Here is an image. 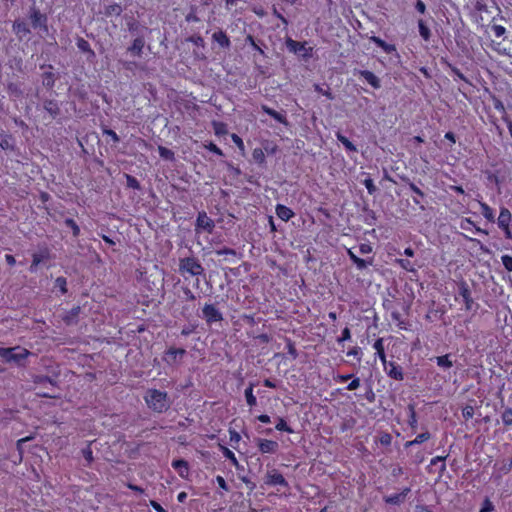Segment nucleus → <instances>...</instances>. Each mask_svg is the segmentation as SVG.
<instances>
[{"instance_id":"obj_1","label":"nucleus","mask_w":512,"mask_h":512,"mask_svg":"<svg viewBox=\"0 0 512 512\" xmlns=\"http://www.w3.org/2000/svg\"><path fill=\"white\" fill-rule=\"evenodd\" d=\"M145 401L148 407L157 413L165 412L171 405L168 394L157 389L148 390Z\"/></svg>"},{"instance_id":"obj_2","label":"nucleus","mask_w":512,"mask_h":512,"mask_svg":"<svg viewBox=\"0 0 512 512\" xmlns=\"http://www.w3.org/2000/svg\"><path fill=\"white\" fill-rule=\"evenodd\" d=\"M30 354V351L20 346L12 348H0V356L7 362H14L17 365H22L23 361Z\"/></svg>"},{"instance_id":"obj_3","label":"nucleus","mask_w":512,"mask_h":512,"mask_svg":"<svg viewBox=\"0 0 512 512\" xmlns=\"http://www.w3.org/2000/svg\"><path fill=\"white\" fill-rule=\"evenodd\" d=\"M179 271L191 276H198L203 274L204 268L195 257H185L179 261Z\"/></svg>"},{"instance_id":"obj_4","label":"nucleus","mask_w":512,"mask_h":512,"mask_svg":"<svg viewBox=\"0 0 512 512\" xmlns=\"http://www.w3.org/2000/svg\"><path fill=\"white\" fill-rule=\"evenodd\" d=\"M29 19L31 21V25L34 29H42L43 31H48V18L47 15L42 13L35 5H32L29 8Z\"/></svg>"},{"instance_id":"obj_5","label":"nucleus","mask_w":512,"mask_h":512,"mask_svg":"<svg viewBox=\"0 0 512 512\" xmlns=\"http://www.w3.org/2000/svg\"><path fill=\"white\" fill-rule=\"evenodd\" d=\"M306 42H298L291 38H287L286 47L287 49L303 58H309L312 56V48L306 47Z\"/></svg>"},{"instance_id":"obj_6","label":"nucleus","mask_w":512,"mask_h":512,"mask_svg":"<svg viewBox=\"0 0 512 512\" xmlns=\"http://www.w3.org/2000/svg\"><path fill=\"white\" fill-rule=\"evenodd\" d=\"M458 290H459V295L463 298L466 310L467 311H477V309L479 308V305L473 301V299L471 297V291L469 289L468 284L465 281L459 282Z\"/></svg>"},{"instance_id":"obj_7","label":"nucleus","mask_w":512,"mask_h":512,"mask_svg":"<svg viewBox=\"0 0 512 512\" xmlns=\"http://www.w3.org/2000/svg\"><path fill=\"white\" fill-rule=\"evenodd\" d=\"M202 318L207 324H212L214 322L222 321L223 315L214 304H205L202 309Z\"/></svg>"},{"instance_id":"obj_8","label":"nucleus","mask_w":512,"mask_h":512,"mask_svg":"<svg viewBox=\"0 0 512 512\" xmlns=\"http://www.w3.org/2000/svg\"><path fill=\"white\" fill-rule=\"evenodd\" d=\"M215 227L214 221L208 217L205 211H201L197 215L196 219V230H204L208 233H211Z\"/></svg>"},{"instance_id":"obj_9","label":"nucleus","mask_w":512,"mask_h":512,"mask_svg":"<svg viewBox=\"0 0 512 512\" xmlns=\"http://www.w3.org/2000/svg\"><path fill=\"white\" fill-rule=\"evenodd\" d=\"M41 69L48 68L49 70H53V66L51 64H42L40 65ZM42 85L50 90L54 87L55 82L57 80V76L52 71H46L41 75Z\"/></svg>"},{"instance_id":"obj_10","label":"nucleus","mask_w":512,"mask_h":512,"mask_svg":"<svg viewBox=\"0 0 512 512\" xmlns=\"http://www.w3.org/2000/svg\"><path fill=\"white\" fill-rule=\"evenodd\" d=\"M50 258V252L47 248L41 249L39 252H36L32 255V263L29 267V271L31 273H35L37 271L38 265Z\"/></svg>"},{"instance_id":"obj_11","label":"nucleus","mask_w":512,"mask_h":512,"mask_svg":"<svg viewBox=\"0 0 512 512\" xmlns=\"http://www.w3.org/2000/svg\"><path fill=\"white\" fill-rule=\"evenodd\" d=\"M402 180L406 182L410 190L416 194V197H413L414 204L419 205L420 209L424 211L425 206L422 204V199L425 198V193L420 188H418L413 182H411L408 177H402Z\"/></svg>"},{"instance_id":"obj_12","label":"nucleus","mask_w":512,"mask_h":512,"mask_svg":"<svg viewBox=\"0 0 512 512\" xmlns=\"http://www.w3.org/2000/svg\"><path fill=\"white\" fill-rule=\"evenodd\" d=\"M385 371L390 378L395 380H403L404 374L402 368L394 362H386L384 364Z\"/></svg>"},{"instance_id":"obj_13","label":"nucleus","mask_w":512,"mask_h":512,"mask_svg":"<svg viewBox=\"0 0 512 512\" xmlns=\"http://www.w3.org/2000/svg\"><path fill=\"white\" fill-rule=\"evenodd\" d=\"M261 110L266 113L267 115L271 116L273 119H275L277 122L284 124L286 126L289 125V122L286 117L285 111L278 112L272 108H270L267 105H262Z\"/></svg>"},{"instance_id":"obj_14","label":"nucleus","mask_w":512,"mask_h":512,"mask_svg":"<svg viewBox=\"0 0 512 512\" xmlns=\"http://www.w3.org/2000/svg\"><path fill=\"white\" fill-rule=\"evenodd\" d=\"M145 46V39L143 36L136 37L132 44L127 48V53H130L133 56L141 57L143 53V48Z\"/></svg>"},{"instance_id":"obj_15","label":"nucleus","mask_w":512,"mask_h":512,"mask_svg":"<svg viewBox=\"0 0 512 512\" xmlns=\"http://www.w3.org/2000/svg\"><path fill=\"white\" fill-rule=\"evenodd\" d=\"M410 491H411L410 488L406 487L398 494L384 496L383 500L387 504L400 505L405 501V499H406L407 495L410 493Z\"/></svg>"},{"instance_id":"obj_16","label":"nucleus","mask_w":512,"mask_h":512,"mask_svg":"<svg viewBox=\"0 0 512 512\" xmlns=\"http://www.w3.org/2000/svg\"><path fill=\"white\" fill-rule=\"evenodd\" d=\"M76 45L81 52L87 54L88 61H93L96 58L94 50L91 48L88 41H86L84 38L78 36L76 38Z\"/></svg>"},{"instance_id":"obj_17","label":"nucleus","mask_w":512,"mask_h":512,"mask_svg":"<svg viewBox=\"0 0 512 512\" xmlns=\"http://www.w3.org/2000/svg\"><path fill=\"white\" fill-rule=\"evenodd\" d=\"M186 354V350L183 348H173L171 347L165 353L164 361H166L169 365H173L177 363V358H182Z\"/></svg>"},{"instance_id":"obj_18","label":"nucleus","mask_w":512,"mask_h":512,"mask_svg":"<svg viewBox=\"0 0 512 512\" xmlns=\"http://www.w3.org/2000/svg\"><path fill=\"white\" fill-rule=\"evenodd\" d=\"M354 74H359L375 89H379L381 87L380 79L369 70H355Z\"/></svg>"},{"instance_id":"obj_19","label":"nucleus","mask_w":512,"mask_h":512,"mask_svg":"<svg viewBox=\"0 0 512 512\" xmlns=\"http://www.w3.org/2000/svg\"><path fill=\"white\" fill-rule=\"evenodd\" d=\"M265 483L268 485H280L283 487H288V482L285 480L283 475L275 470L267 473Z\"/></svg>"},{"instance_id":"obj_20","label":"nucleus","mask_w":512,"mask_h":512,"mask_svg":"<svg viewBox=\"0 0 512 512\" xmlns=\"http://www.w3.org/2000/svg\"><path fill=\"white\" fill-rule=\"evenodd\" d=\"M43 108L52 119L57 118L61 112L58 102L54 99H45L43 101Z\"/></svg>"},{"instance_id":"obj_21","label":"nucleus","mask_w":512,"mask_h":512,"mask_svg":"<svg viewBox=\"0 0 512 512\" xmlns=\"http://www.w3.org/2000/svg\"><path fill=\"white\" fill-rule=\"evenodd\" d=\"M259 450L262 453H275L278 448L279 444L276 441L273 440H267V439H257Z\"/></svg>"},{"instance_id":"obj_22","label":"nucleus","mask_w":512,"mask_h":512,"mask_svg":"<svg viewBox=\"0 0 512 512\" xmlns=\"http://www.w3.org/2000/svg\"><path fill=\"white\" fill-rule=\"evenodd\" d=\"M14 33L18 36L19 40H22L25 36L31 33L28 25L21 20H15L12 25Z\"/></svg>"},{"instance_id":"obj_23","label":"nucleus","mask_w":512,"mask_h":512,"mask_svg":"<svg viewBox=\"0 0 512 512\" xmlns=\"http://www.w3.org/2000/svg\"><path fill=\"white\" fill-rule=\"evenodd\" d=\"M276 215L282 220V221H289L291 218L295 216V213L292 209L289 207L283 205V204H277L275 208Z\"/></svg>"},{"instance_id":"obj_24","label":"nucleus","mask_w":512,"mask_h":512,"mask_svg":"<svg viewBox=\"0 0 512 512\" xmlns=\"http://www.w3.org/2000/svg\"><path fill=\"white\" fill-rule=\"evenodd\" d=\"M511 212L508 208L502 207L500 209V213L497 219V224L499 228H507L511 222Z\"/></svg>"},{"instance_id":"obj_25","label":"nucleus","mask_w":512,"mask_h":512,"mask_svg":"<svg viewBox=\"0 0 512 512\" xmlns=\"http://www.w3.org/2000/svg\"><path fill=\"white\" fill-rule=\"evenodd\" d=\"M347 254L359 270H363L367 268L369 264H372V258H370L369 260L362 259L358 257L351 249L347 250Z\"/></svg>"},{"instance_id":"obj_26","label":"nucleus","mask_w":512,"mask_h":512,"mask_svg":"<svg viewBox=\"0 0 512 512\" xmlns=\"http://www.w3.org/2000/svg\"><path fill=\"white\" fill-rule=\"evenodd\" d=\"M81 307L75 306L71 310H69L66 315L63 317V321L67 325L77 324L78 323V316L81 313Z\"/></svg>"},{"instance_id":"obj_27","label":"nucleus","mask_w":512,"mask_h":512,"mask_svg":"<svg viewBox=\"0 0 512 512\" xmlns=\"http://www.w3.org/2000/svg\"><path fill=\"white\" fill-rule=\"evenodd\" d=\"M7 91L11 97L16 99L22 98L24 95V90L22 89L21 83L9 82L7 84Z\"/></svg>"},{"instance_id":"obj_28","label":"nucleus","mask_w":512,"mask_h":512,"mask_svg":"<svg viewBox=\"0 0 512 512\" xmlns=\"http://www.w3.org/2000/svg\"><path fill=\"white\" fill-rule=\"evenodd\" d=\"M213 41L217 42L223 48H229L231 45L230 39L222 30L214 32L212 35Z\"/></svg>"},{"instance_id":"obj_29","label":"nucleus","mask_w":512,"mask_h":512,"mask_svg":"<svg viewBox=\"0 0 512 512\" xmlns=\"http://www.w3.org/2000/svg\"><path fill=\"white\" fill-rule=\"evenodd\" d=\"M370 40L375 43L378 47L384 50L387 54H391L396 51V47L394 44H388L384 40H382L380 37L377 36H371Z\"/></svg>"},{"instance_id":"obj_30","label":"nucleus","mask_w":512,"mask_h":512,"mask_svg":"<svg viewBox=\"0 0 512 512\" xmlns=\"http://www.w3.org/2000/svg\"><path fill=\"white\" fill-rule=\"evenodd\" d=\"M172 467L176 469L181 477H186L188 474V462L184 459H176L172 462Z\"/></svg>"},{"instance_id":"obj_31","label":"nucleus","mask_w":512,"mask_h":512,"mask_svg":"<svg viewBox=\"0 0 512 512\" xmlns=\"http://www.w3.org/2000/svg\"><path fill=\"white\" fill-rule=\"evenodd\" d=\"M0 147L3 150H14L13 137L8 134H0Z\"/></svg>"},{"instance_id":"obj_32","label":"nucleus","mask_w":512,"mask_h":512,"mask_svg":"<svg viewBox=\"0 0 512 512\" xmlns=\"http://www.w3.org/2000/svg\"><path fill=\"white\" fill-rule=\"evenodd\" d=\"M430 438H431V434L429 431L422 432L419 435H417V437L414 440L407 441L405 443V447L408 448L413 445L421 444V443L429 440Z\"/></svg>"},{"instance_id":"obj_33","label":"nucleus","mask_w":512,"mask_h":512,"mask_svg":"<svg viewBox=\"0 0 512 512\" xmlns=\"http://www.w3.org/2000/svg\"><path fill=\"white\" fill-rule=\"evenodd\" d=\"M480 208H481V214L484 216L485 219H487L489 222L495 221L494 211L489 205L481 202Z\"/></svg>"},{"instance_id":"obj_34","label":"nucleus","mask_w":512,"mask_h":512,"mask_svg":"<svg viewBox=\"0 0 512 512\" xmlns=\"http://www.w3.org/2000/svg\"><path fill=\"white\" fill-rule=\"evenodd\" d=\"M33 383L40 384V385H45L48 383L53 387L57 386L56 380L50 378L49 376H45V375H35L33 377Z\"/></svg>"},{"instance_id":"obj_35","label":"nucleus","mask_w":512,"mask_h":512,"mask_svg":"<svg viewBox=\"0 0 512 512\" xmlns=\"http://www.w3.org/2000/svg\"><path fill=\"white\" fill-rule=\"evenodd\" d=\"M373 347L376 350L377 355L379 356V358L381 359L383 364H386V355H385V351H384L383 339L382 338L377 339L375 341Z\"/></svg>"},{"instance_id":"obj_36","label":"nucleus","mask_w":512,"mask_h":512,"mask_svg":"<svg viewBox=\"0 0 512 512\" xmlns=\"http://www.w3.org/2000/svg\"><path fill=\"white\" fill-rule=\"evenodd\" d=\"M122 11H123V9H122L121 5L114 3V4H111V5H108L105 7L104 14L106 16H112V15L120 16Z\"/></svg>"},{"instance_id":"obj_37","label":"nucleus","mask_w":512,"mask_h":512,"mask_svg":"<svg viewBox=\"0 0 512 512\" xmlns=\"http://www.w3.org/2000/svg\"><path fill=\"white\" fill-rule=\"evenodd\" d=\"M253 387H254V384L250 383L249 386L245 389V398H246L247 404L251 407H253L257 404L256 397L253 395Z\"/></svg>"},{"instance_id":"obj_38","label":"nucleus","mask_w":512,"mask_h":512,"mask_svg":"<svg viewBox=\"0 0 512 512\" xmlns=\"http://www.w3.org/2000/svg\"><path fill=\"white\" fill-rule=\"evenodd\" d=\"M407 408L409 411L408 424L412 429H416L418 422L416 418L415 405L410 403Z\"/></svg>"},{"instance_id":"obj_39","label":"nucleus","mask_w":512,"mask_h":512,"mask_svg":"<svg viewBox=\"0 0 512 512\" xmlns=\"http://www.w3.org/2000/svg\"><path fill=\"white\" fill-rule=\"evenodd\" d=\"M337 140L341 142L347 150L351 152L357 151L356 146L344 135L337 133Z\"/></svg>"},{"instance_id":"obj_40","label":"nucleus","mask_w":512,"mask_h":512,"mask_svg":"<svg viewBox=\"0 0 512 512\" xmlns=\"http://www.w3.org/2000/svg\"><path fill=\"white\" fill-rule=\"evenodd\" d=\"M418 27H419V33H420L421 37L425 41H428L431 37V32H430V29L426 26V24L424 23V21L422 19H420L418 21Z\"/></svg>"},{"instance_id":"obj_41","label":"nucleus","mask_w":512,"mask_h":512,"mask_svg":"<svg viewBox=\"0 0 512 512\" xmlns=\"http://www.w3.org/2000/svg\"><path fill=\"white\" fill-rule=\"evenodd\" d=\"M449 354L436 357L437 365L443 368H451L453 366L452 361L449 359Z\"/></svg>"},{"instance_id":"obj_42","label":"nucleus","mask_w":512,"mask_h":512,"mask_svg":"<svg viewBox=\"0 0 512 512\" xmlns=\"http://www.w3.org/2000/svg\"><path fill=\"white\" fill-rule=\"evenodd\" d=\"M158 152H159V155L165 160H173L174 159V152L164 146H159Z\"/></svg>"},{"instance_id":"obj_43","label":"nucleus","mask_w":512,"mask_h":512,"mask_svg":"<svg viewBox=\"0 0 512 512\" xmlns=\"http://www.w3.org/2000/svg\"><path fill=\"white\" fill-rule=\"evenodd\" d=\"M253 160L259 164L265 163V155L261 148H255L252 152Z\"/></svg>"},{"instance_id":"obj_44","label":"nucleus","mask_w":512,"mask_h":512,"mask_svg":"<svg viewBox=\"0 0 512 512\" xmlns=\"http://www.w3.org/2000/svg\"><path fill=\"white\" fill-rule=\"evenodd\" d=\"M125 177H126L127 187L133 188L135 190L141 189L139 181L134 176L125 174Z\"/></svg>"},{"instance_id":"obj_45","label":"nucleus","mask_w":512,"mask_h":512,"mask_svg":"<svg viewBox=\"0 0 512 512\" xmlns=\"http://www.w3.org/2000/svg\"><path fill=\"white\" fill-rule=\"evenodd\" d=\"M55 287L59 288L62 294L67 293V280L65 277H58L55 280Z\"/></svg>"},{"instance_id":"obj_46","label":"nucleus","mask_w":512,"mask_h":512,"mask_svg":"<svg viewBox=\"0 0 512 512\" xmlns=\"http://www.w3.org/2000/svg\"><path fill=\"white\" fill-rule=\"evenodd\" d=\"M447 457H448V455L436 456V457L431 459L430 465L434 466V465L438 464L439 462H442V465L440 467V473L442 474L446 470V465H445L444 462H445Z\"/></svg>"},{"instance_id":"obj_47","label":"nucleus","mask_w":512,"mask_h":512,"mask_svg":"<svg viewBox=\"0 0 512 512\" xmlns=\"http://www.w3.org/2000/svg\"><path fill=\"white\" fill-rule=\"evenodd\" d=\"M65 225L72 229L73 236L77 237L79 235L80 228L72 218H67L65 220Z\"/></svg>"},{"instance_id":"obj_48","label":"nucleus","mask_w":512,"mask_h":512,"mask_svg":"<svg viewBox=\"0 0 512 512\" xmlns=\"http://www.w3.org/2000/svg\"><path fill=\"white\" fill-rule=\"evenodd\" d=\"M278 431H285V432H288V433H293V429L287 425L286 421L283 419V418H279L278 419V423L276 424V427H275Z\"/></svg>"},{"instance_id":"obj_49","label":"nucleus","mask_w":512,"mask_h":512,"mask_svg":"<svg viewBox=\"0 0 512 512\" xmlns=\"http://www.w3.org/2000/svg\"><path fill=\"white\" fill-rule=\"evenodd\" d=\"M502 421L505 425L509 426L512 424V408H506L502 415H501Z\"/></svg>"},{"instance_id":"obj_50","label":"nucleus","mask_w":512,"mask_h":512,"mask_svg":"<svg viewBox=\"0 0 512 512\" xmlns=\"http://www.w3.org/2000/svg\"><path fill=\"white\" fill-rule=\"evenodd\" d=\"M363 184L365 185V187L370 195H373L377 192V187L375 186V184L371 178H366L363 181Z\"/></svg>"},{"instance_id":"obj_51","label":"nucleus","mask_w":512,"mask_h":512,"mask_svg":"<svg viewBox=\"0 0 512 512\" xmlns=\"http://www.w3.org/2000/svg\"><path fill=\"white\" fill-rule=\"evenodd\" d=\"M223 454L224 456L229 459L231 461V463L235 466V467H238V461L235 457V454L229 450L228 448L226 447H223Z\"/></svg>"},{"instance_id":"obj_52","label":"nucleus","mask_w":512,"mask_h":512,"mask_svg":"<svg viewBox=\"0 0 512 512\" xmlns=\"http://www.w3.org/2000/svg\"><path fill=\"white\" fill-rule=\"evenodd\" d=\"M188 42H191L193 43L194 45L196 46H199V47H204L205 46V42H204V39L202 38V36L200 35H192L190 36L188 39H187Z\"/></svg>"},{"instance_id":"obj_53","label":"nucleus","mask_w":512,"mask_h":512,"mask_svg":"<svg viewBox=\"0 0 512 512\" xmlns=\"http://www.w3.org/2000/svg\"><path fill=\"white\" fill-rule=\"evenodd\" d=\"M501 259L505 269L509 272H512V256L503 255Z\"/></svg>"},{"instance_id":"obj_54","label":"nucleus","mask_w":512,"mask_h":512,"mask_svg":"<svg viewBox=\"0 0 512 512\" xmlns=\"http://www.w3.org/2000/svg\"><path fill=\"white\" fill-rule=\"evenodd\" d=\"M397 263L407 271H414L412 263L407 259H397Z\"/></svg>"},{"instance_id":"obj_55","label":"nucleus","mask_w":512,"mask_h":512,"mask_svg":"<svg viewBox=\"0 0 512 512\" xmlns=\"http://www.w3.org/2000/svg\"><path fill=\"white\" fill-rule=\"evenodd\" d=\"M448 67L451 69L452 73L456 75L459 79L468 82V79L464 76V74L455 66L450 63H447Z\"/></svg>"},{"instance_id":"obj_56","label":"nucleus","mask_w":512,"mask_h":512,"mask_svg":"<svg viewBox=\"0 0 512 512\" xmlns=\"http://www.w3.org/2000/svg\"><path fill=\"white\" fill-rule=\"evenodd\" d=\"M82 455L84 459L88 462V464H90L93 461V453L89 446L82 450Z\"/></svg>"},{"instance_id":"obj_57","label":"nucleus","mask_w":512,"mask_h":512,"mask_svg":"<svg viewBox=\"0 0 512 512\" xmlns=\"http://www.w3.org/2000/svg\"><path fill=\"white\" fill-rule=\"evenodd\" d=\"M216 254L217 255H232V256H236L237 252L234 249L223 247L221 249L216 250Z\"/></svg>"},{"instance_id":"obj_58","label":"nucleus","mask_w":512,"mask_h":512,"mask_svg":"<svg viewBox=\"0 0 512 512\" xmlns=\"http://www.w3.org/2000/svg\"><path fill=\"white\" fill-rule=\"evenodd\" d=\"M462 415H463V417L466 420L472 418L473 415H474V408L472 406H469V405L464 407L463 410H462Z\"/></svg>"},{"instance_id":"obj_59","label":"nucleus","mask_w":512,"mask_h":512,"mask_svg":"<svg viewBox=\"0 0 512 512\" xmlns=\"http://www.w3.org/2000/svg\"><path fill=\"white\" fill-rule=\"evenodd\" d=\"M127 27H128L129 32L136 33V32H138L140 24L136 20L132 19L131 21H129L127 23Z\"/></svg>"},{"instance_id":"obj_60","label":"nucleus","mask_w":512,"mask_h":512,"mask_svg":"<svg viewBox=\"0 0 512 512\" xmlns=\"http://www.w3.org/2000/svg\"><path fill=\"white\" fill-rule=\"evenodd\" d=\"M287 348H288V353L294 358L296 359L298 357V353H297V350L295 348V345L292 341H288L287 343Z\"/></svg>"},{"instance_id":"obj_61","label":"nucleus","mask_w":512,"mask_h":512,"mask_svg":"<svg viewBox=\"0 0 512 512\" xmlns=\"http://www.w3.org/2000/svg\"><path fill=\"white\" fill-rule=\"evenodd\" d=\"M494 509L493 504L489 499H485L482 508L479 512H491Z\"/></svg>"},{"instance_id":"obj_62","label":"nucleus","mask_w":512,"mask_h":512,"mask_svg":"<svg viewBox=\"0 0 512 512\" xmlns=\"http://www.w3.org/2000/svg\"><path fill=\"white\" fill-rule=\"evenodd\" d=\"M182 290L187 301H194L196 299L194 293L190 290V288L183 287Z\"/></svg>"},{"instance_id":"obj_63","label":"nucleus","mask_w":512,"mask_h":512,"mask_svg":"<svg viewBox=\"0 0 512 512\" xmlns=\"http://www.w3.org/2000/svg\"><path fill=\"white\" fill-rule=\"evenodd\" d=\"M351 338V332H350V329L348 327H345L343 330H342V335L340 338H338V342L341 343L342 341H346V340H349Z\"/></svg>"},{"instance_id":"obj_64","label":"nucleus","mask_w":512,"mask_h":512,"mask_svg":"<svg viewBox=\"0 0 512 512\" xmlns=\"http://www.w3.org/2000/svg\"><path fill=\"white\" fill-rule=\"evenodd\" d=\"M359 252L360 254L364 255V254H369L372 252V246L370 244H366V243H362L360 246H359Z\"/></svg>"}]
</instances>
